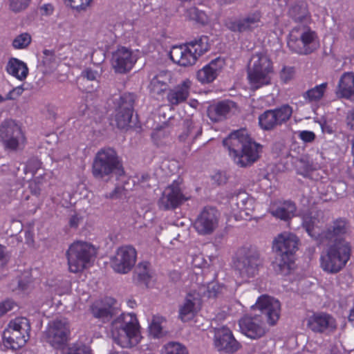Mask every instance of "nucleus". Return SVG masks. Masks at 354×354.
Returning <instances> with one entry per match:
<instances>
[{"instance_id":"aec40b11","label":"nucleus","mask_w":354,"mask_h":354,"mask_svg":"<svg viewBox=\"0 0 354 354\" xmlns=\"http://www.w3.org/2000/svg\"><path fill=\"white\" fill-rule=\"evenodd\" d=\"M134 101V95L131 93H125L120 97L115 113V122L118 128L124 129L129 125L133 115Z\"/></svg>"},{"instance_id":"b1692460","label":"nucleus","mask_w":354,"mask_h":354,"mask_svg":"<svg viewBox=\"0 0 354 354\" xmlns=\"http://www.w3.org/2000/svg\"><path fill=\"white\" fill-rule=\"evenodd\" d=\"M169 57L172 62L180 66H190L196 64V55L192 54L187 44L174 46L169 51Z\"/></svg>"},{"instance_id":"58836bf2","label":"nucleus","mask_w":354,"mask_h":354,"mask_svg":"<svg viewBox=\"0 0 354 354\" xmlns=\"http://www.w3.org/2000/svg\"><path fill=\"white\" fill-rule=\"evenodd\" d=\"M223 287L220 284L211 282L207 285H203L199 288L198 292L196 295L198 297L200 296H205L208 298H214L223 292Z\"/></svg>"},{"instance_id":"09e8293b","label":"nucleus","mask_w":354,"mask_h":354,"mask_svg":"<svg viewBox=\"0 0 354 354\" xmlns=\"http://www.w3.org/2000/svg\"><path fill=\"white\" fill-rule=\"evenodd\" d=\"M81 77L88 81L95 82L97 84L98 79L100 78V74L97 71H95L91 68H86L82 71L81 73Z\"/></svg>"},{"instance_id":"20e7f679","label":"nucleus","mask_w":354,"mask_h":354,"mask_svg":"<svg viewBox=\"0 0 354 354\" xmlns=\"http://www.w3.org/2000/svg\"><path fill=\"white\" fill-rule=\"evenodd\" d=\"M111 337L122 348H131L140 342V326L133 313H122L111 322Z\"/></svg>"},{"instance_id":"052dcab7","label":"nucleus","mask_w":354,"mask_h":354,"mask_svg":"<svg viewBox=\"0 0 354 354\" xmlns=\"http://www.w3.org/2000/svg\"><path fill=\"white\" fill-rule=\"evenodd\" d=\"M10 254L7 248L3 245H0V263H6L10 259Z\"/></svg>"},{"instance_id":"bb28decb","label":"nucleus","mask_w":354,"mask_h":354,"mask_svg":"<svg viewBox=\"0 0 354 354\" xmlns=\"http://www.w3.org/2000/svg\"><path fill=\"white\" fill-rule=\"evenodd\" d=\"M192 82L187 79L169 90L167 100L169 105L177 106L187 100L189 95Z\"/></svg>"},{"instance_id":"0e129e2a","label":"nucleus","mask_w":354,"mask_h":354,"mask_svg":"<svg viewBox=\"0 0 354 354\" xmlns=\"http://www.w3.org/2000/svg\"><path fill=\"white\" fill-rule=\"evenodd\" d=\"M346 124L351 129H354V109L347 113Z\"/></svg>"},{"instance_id":"4468645a","label":"nucleus","mask_w":354,"mask_h":354,"mask_svg":"<svg viewBox=\"0 0 354 354\" xmlns=\"http://www.w3.org/2000/svg\"><path fill=\"white\" fill-rule=\"evenodd\" d=\"M292 109L288 104L278 109L268 110L259 117L260 127L264 130H271L287 122L291 117Z\"/></svg>"},{"instance_id":"c756f323","label":"nucleus","mask_w":354,"mask_h":354,"mask_svg":"<svg viewBox=\"0 0 354 354\" xmlns=\"http://www.w3.org/2000/svg\"><path fill=\"white\" fill-rule=\"evenodd\" d=\"M199 298L195 292L187 295L184 302L179 306V319L183 322L191 320L195 315Z\"/></svg>"},{"instance_id":"bf43d9fd","label":"nucleus","mask_w":354,"mask_h":354,"mask_svg":"<svg viewBox=\"0 0 354 354\" xmlns=\"http://www.w3.org/2000/svg\"><path fill=\"white\" fill-rule=\"evenodd\" d=\"M124 189L122 187H116L112 192L106 194V197L110 199H117L122 196Z\"/></svg>"},{"instance_id":"13d9d810","label":"nucleus","mask_w":354,"mask_h":354,"mask_svg":"<svg viewBox=\"0 0 354 354\" xmlns=\"http://www.w3.org/2000/svg\"><path fill=\"white\" fill-rule=\"evenodd\" d=\"M299 138L306 142H310L315 140V135L313 131H302L299 132Z\"/></svg>"},{"instance_id":"6e6d98bb","label":"nucleus","mask_w":354,"mask_h":354,"mask_svg":"<svg viewBox=\"0 0 354 354\" xmlns=\"http://www.w3.org/2000/svg\"><path fill=\"white\" fill-rule=\"evenodd\" d=\"M24 91V88L20 86H17L11 90L6 95V99L8 100H15L19 96H20L23 91Z\"/></svg>"},{"instance_id":"423d86ee","label":"nucleus","mask_w":354,"mask_h":354,"mask_svg":"<svg viewBox=\"0 0 354 354\" xmlns=\"http://www.w3.org/2000/svg\"><path fill=\"white\" fill-rule=\"evenodd\" d=\"M315 32L306 24H297L289 33L288 46L299 55H308L315 51L318 44Z\"/></svg>"},{"instance_id":"393cba45","label":"nucleus","mask_w":354,"mask_h":354,"mask_svg":"<svg viewBox=\"0 0 354 354\" xmlns=\"http://www.w3.org/2000/svg\"><path fill=\"white\" fill-rule=\"evenodd\" d=\"M237 108L236 104L230 100L219 102L209 106L207 109V115L214 122H218L226 119L231 113H234Z\"/></svg>"},{"instance_id":"1a4fd4ad","label":"nucleus","mask_w":354,"mask_h":354,"mask_svg":"<svg viewBox=\"0 0 354 354\" xmlns=\"http://www.w3.org/2000/svg\"><path fill=\"white\" fill-rule=\"evenodd\" d=\"M93 175L97 178H103L111 174L120 176L124 174L122 166L116 152L111 148L100 150L93 160Z\"/></svg>"},{"instance_id":"603ef678","label":"nucleus","mask_w":354,"mask_h":354,"mask_svg":"<svg viewBox=\"0 0 354 354\" xmlns=\"http://www.w3.org/2000/svg\"><path fill=\"white\" fill-rule=\"evenodd\" d=\"M92 0H65L66 3H68L70 6L76 10H84L87 8Z\"/></svg>"},{"instance_id":"0eeeda50","label":"nucleus","mask_w":354,"mask_h":354,"mask_svg":"<svg viewBox=\"0 0 354 354\" xmlns=\"http://www.w3.org/2000/svg\"><path fill=\"white\" fill-rule=\"evenodd\" d=\"M272 73V62L267 55L256 53L252 55L248 66V78L253 89L269 84Z\"/></svg>"},{"instance_id":"8fccbe9b","label":"nucleus","mask_w":354,"mask_h":354,"mask_svg":"<svg viewBox=\"0 0 354 354\" xmlns=\"http://www.w3.org/2000/svg\"><path fill=\"white\" fill-rule=\"evenodd\" d=\"M30 1V0H10V8L15 12H20L28 7Z\"/></svg>"},{"instance_id":"5fc2aeb1","label":"nucleus","mask_w":354,"mask_h":354,"mask_svg":"<svg viewBox=\"0 0 354 354\" xmlns=\"http://www.w3.org/2000/svg\"><path fill=\"white\" fill-rule=\"evenodd\" d=\"M15 303L12 299H6L0 302V317L13 309Z\"/></svg>"},{"instance_id":"473e14b6","label":"nucleus","mask_w":354,"mask_h":354,"mask_svg":"<svg viewBox=\"0 0 354 354\" xmlns=\"http://www.w3.org/2000/svg\"><path fill=\"white\" fill-rule=\"evenodd\" d=\"M289 14L290 17L298 24L308 25L310 23V15L307 4L304 2L292 6L289 10Z\"/></svg>"},{"instance_id":"de8ad7c7","label":"nucleus","mask_w":354,"mask_h":354,"mask_svg":"<svg viewBox=\"0 0 354 354\" xmlns=\"http://www.w3.org/2000/svg\"><path fill=\"white\" fill-rule=\"evenodd\" d=\"M295 73L294 67L284 66L280 72L281 80L284 83H288L294 78Z\"/></svg>"},{"instance_id":"49530a36","label":"nucleus","mask_w":354,"mask_h":354,"mask_svg":"<svg viewBox=\"0 0 354 354\" xmlns=\"http://www.w3.org/2000/svg\"><path fill=\"white\" fill-rule=\"evenodd\" d=\"M296 168L297 173L304 177L308 176L309 172L314 169L312 163L306 158H301L297 161Z\"/></svg>"},{"instance_id":"a18cd8bd","label":"nucleus","mask_w":354,"mask_h":354,"mask_svg":"<svg viewBox=\"0 0 354 354\" xmlns=\"http://www.w3.org/2000/svg\"><path fill=\"white\" fill-rule=\"evenodd\" d=\"M31 42V36L27 33H21L17 36L13 41L12 46L15 49H23L26 48Z\"/></svg>"},{"instance_id":"c03bdc74","label":"nucleus","mask_w":354,"mask_h":354,"mask_svg":"<svg viewBox=\"0 0 354 354\" xmlns=\"http://www.w3.org/2000/svg\"><path fill=\"white\" fill-rule=\"evenodd\" d=\"M40 171H43L41 162L37 158L30 159L24 167V173L26 174H30V176L39 174Z\"/></svg>"},{"instance_id":"cd10ccee","label":"nucleus","mask_w":354,"mask_h":354,"mask_svg":"<svg viewBox=\"0 0 354 354\" xmlns=\"http://www.w3.org/2000/svg\"><path fill=\"white\" fill-rule=\"evenodd\" d=\"M171 74L167 71H161L155 75L149 84V90L153 95H162L171 83Z\"/></svg>"},{"instance_id":"680f3d73","label":"nucleus","mask_w":354,"mask_h":354,"mask_svg":"<svg viewBox=\"0 0 354 354\" xmlns=\"http://www.w3.org/2000/svg\"><path fill=\"white\" fill-rule=\"evenodd\" d=\"M44 57L43 62L44 64L50 65V63L52 62L55 61V55L51 50H45L44 51Z\"/></svg>"},{"instance_id":"412c9836","label":"nucleus","mask_w":354,"mask_h":354,"mask_svg":"<svg viewBox=\"0 0 354 354\" xmlns=\"http://www.w3.org/2000/svg\"><path fill=\"white\" fill-rule=\"evenodd\" d=\"M307 326L315 333H329L337 328V322L328 313H317L308 317Z\"/></svg>"},{"instance_id":"338daca9","label":"nucleus","mask_w":354,"mask_h":354,"mask_svg":"<svg viewBox=\"0 0 354 354\" xmlns=\"http://www.w3.org/2000/svg\"><path fill=\"white\" fill-rule=\"evenodd\" d=\"M33 180H37V184L40 186V187H41V185H43V183H44L45 181V175H44V173H39V176L35 177Z\"/></svg>"},{"instance_id":"e2e57ef3","label":"nucleus","mask_w":354,"mask_h":354,"mask_svg":"<svg viewBox=\"0 0 354 354\" xmlns=\"http://www.w3.org/2000/svg\"><path fill=\"white\" fill-rule=\"evenodd\" d=\"M29 187H30V192H31L32 194H33L35 195H38V194H40L41 187L37 184V180H32L30 183Z\"/></svg>"},{"instance_id":"7ed1b4c3","label":"nucleus","mask_w":354,"mask_h":354,"mask_svg":"<svg viewBox=\"0 0 354 354\" xmlns=\"http://www.w3.org/2000/svg\"><path fill=\"white\" fill-rule=\"evenodd\" d=\"M230 155L239 167H246L257 161L262 146L254 142L245 129L232 133L223 141Z\"/></svg>"},{"instance_id":"9d476101","label":"nucleus","mask_w":354,"mask_h":354,"mask_svg":"<svg viewBox=\"0 0 354 354\" xmlns=\"http://www.w3.org/2000/svg\"><path fill=\"white\" fill-rule=\"evenodd\" d=\"M71 334L68 322L65 319L50 322L43 333L42 339L55 349H63Z\"/></svg>"},{"instance_id":"a878e982","label":"nucleus","mask_w":354,"mask_h":354,"mask_svg":"<svg viewBox=\"0 0 354 354\" xmlns=\"http://www.w3.org/2000/svg\"><path fill=\"white\" fill-rule=\"evenodd\" d=\"M224 66L225 61L223 59L216 58L197 72L198 80L202 83L213 82L221 72Z\"/></svg>"},{"instance_id":"c9c22d12","label":"nucleus","mask_w":354,"mask_h":354,"mask_svg":"<svg viewBox=\"0 0 354 354\" xmlns=\"http://www.w3.org/2000/svg\"><path fill=\"white\" fill-rule=\"evenodd\" d=\"M93 316L102 322H109L113 317V309L101 302H95L91 306Z\"/></svg>"},{"instance_id":"ea45409f","label":"nucleus","mask_w":354,"mask_h":354,"mask_svg":"<svg viewBox=\"0 0 354 354\" xmlns=\"http://www.w3.org/2000/svg\"><path fill=\"white\" fill-rule=\"evenodd\" d=\"M165 319L159 315H153L149 325V333L155 338H160L165 335L163 329V324L165 323Z\"/></svg>"},{"instance_id":"a211bd4d","label":"nucleus","mask_w":354,"mask_h":354,"mask_svg":"<svg viewBox=\"0 0 354 354\" xmlns=\"http://www.w3.org/2000/svg\"><path fill=\"white\" fill-rule=\"evenodd\" d=\"M261 23V15L257 11L239 19L228 18L225 21V26L232 32H245L259 28Z\"/></svg>"},{"instance_id":"f257e3e1","label":"nucleus","mask_w":354,"mask_h":354,"mask_svg":"<svg viewBox=\"0 0 354 354\" xmlns=\"http://www.w3.org/2000/svg\"><path fill=\"white\" fill-rule=\"evenodd\" d=\"M350 226L344 218H337L322 232V241L332 240L335 241L329 245L321 254L320 266L328 274L340 272L349 261L351 255V243L344 239L339 238L347 234Z\"/></svg>"},{"instance_id":"2eb2a0df","label":"nucleus","mask_w":354,"mask_h":354,"mask_svg":"<svg viewBox=\"0 0 354 354\" xmlns=\"http://www.w3.org/2000/svg\"><path fill=\"white\" fill-rule=\"evenodd\" d=\"M219 217L220 214L217 209L212 207H206L197 216L194 228L200 234H210L218 227Z\"/></svg>"},{"instance_id":"9b49d317","label":"nucleus","mask_w":354,"mask_h":354,"mask_svg":"<svg viewBox=\"0 0 354 354\" xmlns=\"http://www.w3.org/2000/svg\"><path fill=\"white\" fill-rule=\"evenodd\" d=\"M0 138L4 146L11 150L23 147L26 140L20 127L12 120H5L1 124Z\"/></svg>"},{"instance_id":"a19ab883","label":"nucleus","mask_w":354,"mask_h":354,"mask_svg":"<svg viewBox=\"0 0 354 354\" xmlns=\"http://www.w3.org/2000/svg\"><path fill=\"white\" fill-rule=\"evenodd\" d=\"M8 326L24 334L29 333L30 330L29 321L25 317H17L11 320Z\"/></svg>"},{"instance_id":"ddd939ff","label":"nucleus","mask_w":354,"mask_h":354,"mask_svg":"<svg viewBox=\"0 0 354 354\" xmlns=\"http://www.w3.org/2000/svg\"><path fill=\"white\" fill-rule=\"evenodd\" d=\"M137 257L136 249L131 245L119 248L111 259V267L115 272L120 274L129 272L134 266Z\"/></svg>"},{"instance_id":"f704fd0d","label":"nucleus","mask_w":354,"mask_h":354,"mask_svg":"<svg viewBox=\"0 0 354 354\" xmlns=\"http://www.w3.org/2000/svg\"><path fill=\"white\" fill-rule=\"evenodd\" d=\"M328 84L326 82L316 85L302 93V97L306 104L318 102L321 100L326 91Z\"/></svg>"},{"instance_id":"f03ea898","label":"nucleus","mask_w":354,"mask_h":354,"mask_svg":"<svg viewBox=\"0 0 354 354\" xmlns=\"http://www.w3.org/2000/svg\"><path fill=\"white\" fill-rule=\"evenodd\" d=\"M252 308L254 311H259L260 314L255 313L243 317L239 320V327L243 334L255 339L263 337L267 330L263 316L266 317L267 322L270 326L274 325L279 320L281 304L274 297L261 295Z\"/></svg>"},{"instance_id":"37998d69","label":"nucleus","mask_w":354,"mask_h":354,"mask_svg":"<svg viewBox=\"0 0 354 354\" xmlns=\"http://www.w3.org/2000/svg\"><path fill=\"white\" fill-rule=\"evenodd\" d=\"M162 354H188V351L180 343L169 342L164 346Z\"/></svg>"},{"instance_id":"864d4df0","label":"nucleus","mask_w":354,"mask_h":354,"mask_svg":"<svg viewBox=\"0 0 354 354\" xmlns=\"http://www.w3.org/2000/svg\"><path fill=\"white\" fill-rule=\"evenodd\" d=\"M66 354H91V351L84 345H73L68 348Z\"/></svg>"},{"instance_id":"79ce46f5","label":"nucleus","mask_w":354,"mask_h":354,"mask_svg":"<svg viewBox=\"0 0 354 354\" xmlns=\"http://www.w3.org/2000/svg\"><path fill=\"white\" fill-rule=\"evenodd\" d=\"M135 274L139 281L147 285L151 278L149 263L148 262L140 263L136 269Z\"/></svg>"},{"instance_id":"dca6fc26","label":"nucleus","mask_w":354,"mask_h":354,"mask_svg":"<svg viewBox=\"0 0 354 354\" xmlns=\"http://www.w3.org/2000/svg\"><path fill=\"white\" fill-rule=\"evenodd\" d=\"M137 59V55L132 50L120 46L112 53L111 62L115 73L124 74L132 69Z\"/></svg>"},{"instance_id":"6ab92c4d","label":"nucleus","mask_w":354,"mask_h":354,"mask_svg":"<svg viewBox=\"0 0 354 354\" xmlns=\"http://www.w3.org/2000/svg\"><path fill=\"white\" fill-rule=\"evenodd\" d=\"M328 218L322 211L311 212L303 218V226L312 238L322 242V229Z\"/></svg>"},{"instance_id":"7c9ffc66","label":"nucleus","mask_w":354,"mask_h":354,"mask_svg":"<svg viewBox=\"0 0 354 354\" xmlns=\"http://www.w3.org/2000/svg\"><path fill=\"white\" fill-rule=\"evenodd\" d=\"M336 94L337 96L348 100H354V74L344 73L340 77Z\"/></svg>"},{"instance_id":"e433bc0d","label":"nucleus","mask_w":354,"mask_h":354,"mask_svg":"<svg viewBox=\"0 0 354 354\" xmlns=\"http://www.w3.org/2000/svg\"><path fill=\"white\" fill-rule=\"evenodd\" d=\"M187 44L192 54L196 55V60L209 48V38L207 36H201Z\"/></svg>"},{"instance_id":"c85d7f7f","label":"nucleus","mask_w":354,"mask_h":354,"mask_svg":"<svg viewBox=\"0 0 354 354\" xmlns=\"http://www.w3.org/2000/svg\"><path fill=\"white\" fill-rule=\"evenodd\" d=\"M29 338V333L24 334L7 326L3 333L4 345L10 349L17 350L25 345Z\"/></svg>"},{"instance_id":"4c0bfd02","label":"nucleus","mask_w":354,"mask_h":354,"mask_svg":"<svg viewBox=\"0 0 354 354\" xmlns=\"http://www.w3.org/2000/svg\"><path fill=\"white\" fill-rule=\"evenodd\" d=\"M296 211V207L291 202H285L275 209H272L271 214L273 216L281 220H288L292 218Z\"/></svg>"},{"instance_id":"f3484780","label":"nucleus","mask_w":354,"mask_h":354,"mask_svg":"<svg viewBox=\"0 0 354 354\" xmlns=\"http://www.w3.org/2000/svg\"><path fill=\"white\" fill-rule=\"evenodd\" d=\"M189 199V196L182 193L180 184L174 181L163 191L158 205L160 208L164 209H175Z\"/></svg>"},{"instance_id":"2f4dec72","label":"nucleus","mask_w":354,"mask_h":354,"mask_svg":"<svg viewBox=\"0 0 354 354\" xmlns=\"http://www.w3.org/2000/svg\"><path fill=\"white\" fill-rule=\"evenodd\" d=\"M184 126L185 130L179 136V139L181 141L193 143L202 133V127L198 122L187 120L184 122Z\"/></svg>"},{"instance_id":"6e6552de","label":"nucleus","mask_w":354,"mask_h":354,"mask_svg":"<svg viewBox=\"0 0 354 354\" xmlns=\"http://www.w3.org/2000/svg\"><path fill=\"white\" fill-rule=\"evenodd\" d=\"M95 254V248L89 243L75 241L72 243L66 252L70 272L77 273L88 268Z\"/></svg>"},{"instance_id":"72a5a7b5","label":"nucleus","mask_w":354,"mask_h":354,"mask_svg":"<svg viewBox=\"0 0 354 354\" xmlns=\"http://www.w3.org/2000/svg\"><path fill=\"white\" fill-rule=\"evenodd\" d=\"M7 72L19 80L26 79L28 73V68L26 64L16 59H10L6 66Z\"/></svg>"},{"instance_id":"5701e85b","label":"nucleus","mask_w":354,"mask_h":354,"mask_svg":"<svg viewBox=\"0 0 354 354\" xmlns=\"http://www.w3.org/2000/svg\"><path fill=\"white\" fill-rule=\"evenodd\" d=\"M232 211L236 218L249 220L254 209V201L246 193L242 192L232 196L230 200Z\"/></svg>"},{"instance_id":"39448f33","label":"nucleus","mask_w":354,"mask_h":354,"mask_svg":"<svg viewBox=\"0 0 354 354\" xmlns=\"http://www.w3.org/2000/svg\"><path fill=\"white\" fill-rule=\"evenodd\" d=\"M299 239L292 233L284 232L274 238L272 250L276 254L273 265L279 271L289 268L293 254L298 249Z\"/></svg>"},{"instance_id":"69168bd1","label":"nucleus","mask_w":354,"mask_h":354,"mask_svg":"<svg viewBox=\"0 0 354 354\" xmlns=\"http://www.w3.org/2000/svg\"><path fill=\"white\" fill-rule=\"evenodd\" d=\"M79 221L80 218L77 215L71 216L69 221L71 227H76L78 225Z\"/></svg>"},{"instance_id":"774afa93","label":"nucleus","mask_w":354,"mask_h":354,"mask_svg":"<svg viewBox=\"0 0 354 354\" xmlns=\"http://www.w3.org/2000/svg\"><path fill=\"white\" fill-rule=\"evenodd\" d=\"M214 179H216L219 184L225 182L226 180L225 176L221 173H217L214 176Z\"/></svg>"},{"instance_id":"3c124183","label":"nucleus","mask_w":354,"mask_h":354,"mask_svg":"<svg viewBox=\"0 0 354 354\" xmlns=\"http://www.w3.org/2000/svg\"><path fill=\"white\" fill-rule=\"evenodd\" d=\"M28 281H24L21 279H15L10 284V289L12 291H23L28 287Z\"/></svg>"},{"instance_id":"f8f14e48","label":"nucleus","mask_w":354,"mask_h":354,"mask_svg":"<svg viewBox=\"0 0 354 354\" xmlns=\"http://www.w3.org/2000/svg\"><path fill=\"white\" fill-rule=\"evenodd\" d=\"M262 263L259 251L256 249H248L238 259L236 268L243 279H249L258 274Z\"/></svg>"},{"instance_id":"4be33fe9","label":"nucleus","mask_w":354,"mask_h":354,"mask_svg":"<svg viewBox=\"0 0 354 354\" xmlns=\"http://www.w3.org/2000/svg\"><path fill=\"white\" fill-rule=\"evenodd\" d=\"M214 344L218 351L227 353H233L240 348V344L234 337L232 331L224 326L215 329Z\"/></svg>"},{"instance_id":"4d7b16f0","label":"nucleus","mask_w":354,"mask_h":354,"mask_svg":"<svg viewBox=\"0 0 354 354\" xmlns=\"http://www.w3.org/2000/svg\"><path fill=\"white\" fill-rule=\"evenodd\" d=\"M188 12L192 19L196 21H203V16L205 15L204 13L198 10L196 8H191L188 10Z\"/></svg>"}]
</instances>
